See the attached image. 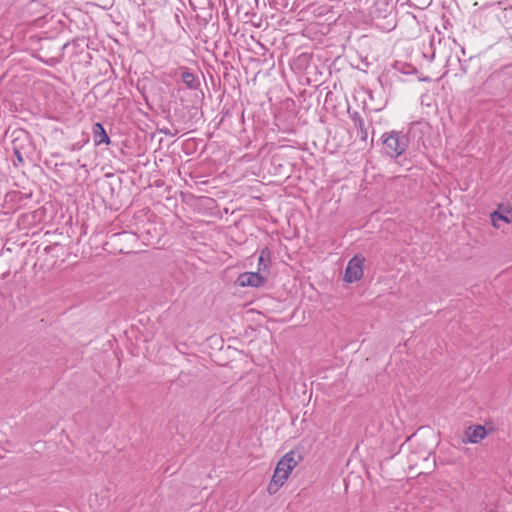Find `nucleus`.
Returning a JSON list of instances; mask_svg holds the SVG:
<instances>
[{"label":"nucleus","instance_id":"f257e3e1","mask_svg":"<svg viewBox=\"0 0 512 512\" xmlns=\"http://www.w3.org/2000/svg\"><path fill=\"white\" fill-rule=\"evenodd\" d=\"M298 464V460L295 459L294 451L286 453L277 463L274 470V474L270 483L267 486L269 494H275L280 487L283 486L287 478L289 477L292 470Z\"/></svg>","mask_w":512,"mask_h":512},{"label":"nucleus","instance_id":"f03ea898","mask_svg":"<svg viewBox=\"0 0 512 512\" xmlns=\"http://www.w3.org/2000/svg\"><path fill=\"white\" fill-rule=\"evenodd\" d=\"M384 152L391 159L400 157L408 147L409 139L400 131L385 132L382 137Z\"/></svg>","mask_w":512,"mask_h":512},{"label":"nucleus","instance_id":"7ed1b4c3","mask_svg":"<svg viewBox=\"0 0 512 512\" xmlns=\"http://www.w3.org/2000/svg\"><path fill=\"white\" fill-rule=\"evenodd\" d=\"M12 151L19 163H24L25 158H30L33 145L30 135L22 129L12 132Z\"/></svg>","mask_w":512,"mask_h":512},{"label":"nucleus","instance_id":"20e7f679","mask_svg":"<svg viewBox=\"0 0 512 512\" xmlns=\"http://www.w3.org/2000/svg\"><path fill=\"white\" fill-rule=\"evenodd\" d=\"M364 262L365 258L359 254L351 258L345 269L343 280L347 283H353L360 280L363 276Z\"/></svg>","mask_w":512,"mask_h":512},{"label":"nucleus","instance_id":"39448f33","mask_svg":"<svg viewBox=\"0 0 512 512\" xmlns=\"http://www.w3.org/2000/svg\"><path fill=\"white\" fill-rule=\"evenodd\" d=\"M266 283V278L258 272H244L241 273L237 280L236 284L241 287H262Z\"/></svg>","mask_w":512,"mask_h":512},{"label":"nucleus","instance_id":"423d86ee","mask_svg":"<svg viewBox=\"0 0 512 512\" xmlns=\"http://www.w3.org/2000/svg\"><path fill=\"white\" fill-rule=\"evenodd\" d=\"M174 75H179L182 82L188 89L196 90L200 86V81L198 76L190 71L189 68L185 66H180L175 71Z\"/></svg>","mask_w":512,"mask_h":512},{"label":"nucleus","instance_id":"0eeeda50","mask_svg":"<svg viewBox=\"0 0 512 512\" xmlns=\"http://www.w3.org/2000/svg\"><path fill=\"white\" fill-rule=\"evenodd\" d=\"M488 434L485 426L482 425H473L469 426L466 430V437L467 440H463L464 443H479L481 440H483L486 435Z\"/></svg>","mask_w":512,"mask_h":512},{"label":"nucleus","instance_id":"6e6552de","mask_svg":"<svg viewBox=\"0 0 512 512\" xmlns=\"http://www.w3.org/2000/svg\"><path fill=\"white\" fill-rule=\"evenodd\" d=\"M350 118L353 122L354 128L357 129V136L361 141H366L368 138V129L370 125H366L364 119L358 112L350 114Z\"/></svg>","mask_w":512,"mask_h":512},{"label":"nucleus","instance_id":"1a4fd4ad","mask_svg":"<svg viewBox=\"0 0 512 512\" xmlns=\"http://www.w3.org/2000/svg\"><path fill=\"white\" fill-rule=\"evenodd\" d=\"M92 134L95 146H100L101 144L109 145L111 143L110 137L108 136L103 125L99 122L93 124Z\"/></svg>","mask_w":512,"mask_h":512},{"label":"nucleus","instance_id":"9d476101","mask_svg":"<svg viewBox=\"0 0 512 512\" xmlns=\"http://www.w3.org/2000/svg\"><path fill=\"white\" fill-rule=\"evenodd\" d=\"M271 254L272 253L268 247H264L261 249L258 258L259 271H265L269 269L271 264Z\"/></svg>","mask_w":512,"mask_h":512},{"label":"nucleus","instance_id":"9b49d317","mask_svg":"<svg viewBox=\"0 0 512 512\" xmlns=\"http://www.w3.org/2000/svg\"><path fill=\"white\" fill-rule=\"evenodd\" d=\"M491 220L495 227H499L498 221L502 220L506 223L512 222V209L506 210L503 213L494 211L491 213Z\"/></svg>","mask_w":512,"mask_h":512},{"label":"nucleus","instance_id":"f8f14e48","mask_svg":"<svg viewBox=\"0 0 512 512\" xmlns=\"http://www.w3.org/2000/svg\"><path fill=\"white\" fill-rule=\"evenodd\" d=\"M159 131L162 134H164L166 136H170V137H174V136H176L179 133V129L178 128H174L173 130H171L170 128L163 127V128H160Z\"/></svg>","mask_w":512,"mask_h":512},{"label":"nucleus","instance_id":"ddd939ff","mask_svg":"<svg viewBox=\"0 0 512 512\" xmlns=\"http://www.w3.org/2000/svg\"><path fill=\"white\" fill-rule=\"evenodd\" d=\"M503 17H504V20H505L506 24H511V20H512V7L504 9Z\"/></svg>","mask_w":512,"mask_h":512},{"label":"nucleus","instance_id":"4468645a","mask_svg":"<svg viewBox=\"0 0 512 512\" xmlns=\"http://www.w3.org/2000/svg\"><path fill=\"white\" fill-rule=\"evenodd\" d=\"M306 59H307V56H306V55H304V54H303V55H301V56L299 57V60H300V61H304V60H306Z\"/></svg>","mask_w":512,"mask_h":512},{"label":"nucleus","instance_id":"2eb2a0df","mask_svg":"<svg viewBox=\"0 0 512 512\" xmlns=\"http://www.w3.org/2000/svg\"><path fill=\"white\" fill-rule=\"evenodd\" d=\"M80 147H77L75 145H73L72 149L75 150V149H79Z\"/></svg>","mask_w":512,"mask_h":512}]
</instances>
